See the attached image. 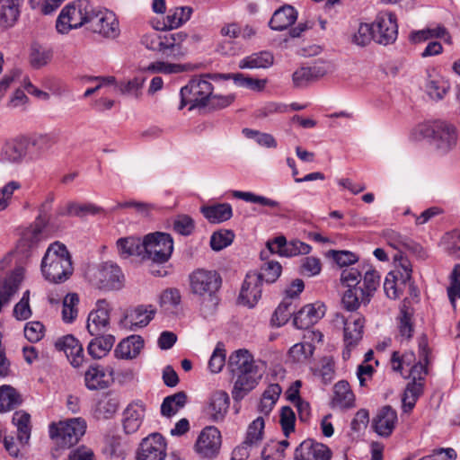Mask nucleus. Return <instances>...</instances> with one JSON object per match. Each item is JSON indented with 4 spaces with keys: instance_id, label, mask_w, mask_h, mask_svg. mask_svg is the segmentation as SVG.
<instances>
[{
    "instance_id": "50",
    "label": "nucleus",
    "mask_w": 460,
    "mask_h": 460,
    "mask_svg": "<svg viewBox=\"0 0 460 460\" xmlns=\"http://www.w3.org/2000/svg\"><path fill=\"white\" fill-rule=\"evenodd\" d=\"M233 196L236 199L244 200L246 202L259 204L262 207H267L270 208H279L280 204L279 201L271 199L270 198L255 194L250 191H241V190H234L232 192Z\"/></svg>"
},
{
    "instance_id": "32",
    "label": "nucleus",
    "mask_w": 460,
    "mask_h": 460,
    "mask_svg": "<svg viewBox=\"0 0 460 460\" xmlns=\"http://www.w3.org/2000/svg\"><path fill=\"white\" fill-rule=\"evenodd\" d=\"M144 347V340L141 336L132 335L121 341L116 347L114 353L116 358L122 359L135 358Z\"/></svg>"
},
{
    "instance_id": "11",
    "label": "nucleus",
    "mask_w": 460,
    "mask_h": 460,
    "mask_svg": "<svg viewBox=\"0 0 460 460\" xmlns=\"http://www.w3.org/2000/svg\"><path fill=\"white\" fill-rule=\"evenodd\" d=\"M87 29L104 38L115 39L119 35V24L116 14L106 8L94 6Z\"/></svg>"
},
{
    "instance_id": "60",
    "label": "nucleus",
    "mask_w": 460,
    "mask_h": 460,
    "mask_svg": "<svg viewBox=\"0 0 460 460\" xmlns=\"http://www.w3.org/2000/svg\"><path fill=\"white\" fill-rule=\"evenodd\" d=\"M360 303L367 304V298L361 297L359 289L349 288L342 296V305L348 311L353 312L359 307Z\"/></svg>"
},
{
    "instance_id": "10",
    "label": "nucleus",
    "mask_w": 460,
    "mask_h": 460,
    "mask_svg": "<svg viewBox=\"0 0 460 460\" xmlns=\"http://www.w3.org/2000/svg\"><path fill=\"white\" fill-rule=\"evenodd\" d=\"M172 251L173 241L169 234L155 232L146 234L143 239V258L153 262H166Z\"/></svg>"
},
{
    "instance_id": "4",
    "label": "nucleus",
    "mask_w": 460,
    "mask_h": 460,
    "mask_svg": "<svg viewBox=\"0 0 460 460\" xmlns=\"http://www.w3.org/2000/svg\"><path fill=\"white\" fill-rule=\"evenodd\" d=\"M416 133L429 141L432 147L440 155L454 150L458 143L457 127L447 120L435 119L418 125Z\"/></svg>"
},
{
    "instance_id": "54",
    "label": "nucleus",
    "mask_w": 460,
    "mask_h": 460,
    "mask_svg": "<svg viewBox=\"0 0 460 460\" xmlns=\"http://www.w3.org/2000/svg\"><path fill=\"white\" fill-rule=\"evenodd\" d=\"M79 304L78 295L75 293L67 294L63 299L62 320L66 323H73L78 314L77 305Z\"/></svg>"
},
{
    "instance_id": "31",
    "label": "nucleus",
    "mask_w": 460,
    "mask_h": 460,
    "mask_svg": "<svg viewBox=\"0 0 460 460\" xmlns=\"http://www.w3.org/2000/svg\"><path fill=\"white\" fill-rule=\"evenodd\" d=\"M102 211L101 207L93 203H77L70 201L59 206L56 210L57 217H84L88 215H97Z\"/></svg>"
},
{
    "instance_id": "6",
    "label": "nucleus",
    "mask_w": 460,
    "mask_h": 460,
    "mask_svg": "<svg viewBox=\"0 0 460 460\" xmlns=\"http://www.w3.org/2000/svg\"><path fill=\"white\" fill-rule=\"evenodd\" d=\"M188 35L182 31L174 33H162L153 31L145 34L141 39V43L147 49L160 53L166 58L174 60L183 58L188 49L184 46Z\"/></svg>"
},
{
    "instance_id": "58",
    "label": "nucleus",
    "mask_w": 460,
    "mask_h": 460,
    "mask_svg": "<svg viewBox=\"0 0 460 460\" xmlns=\"http://www.w3.org/2000/svg\"><path fill=\"white\" fill-rule=\"evenodd\" d=\"M52 56L51 49L33 45L30 55L31 64L35 68H40L51 60Z\"/></svg>"
},
{
    "instance_id": "19",
    "label": "nucleus",
    "mask_w": 460,
    "mask_h": 460,
    "mask_svg": "<svg viewBox=\"0 0 460 460\" xmlns=\"http://www.w3.org/2000/svg\"><path fill=\"white\" fill-rule=\"evenodd\" d=\"M332 450L323 443L305 439L299 444L294 453V460H331Z\"/></svg>"
},
{
    "instance_id": "48",
    "label": "nucleus",
    "mask_w": 460,
    "mask_h": 460,
    "mask_svg": "<svg viewBox=\"0 0 460 460\" xmlns=\"http://www.w3.org/2000/svg\"><path fill=\"white\" fill-rule=\"evenodd\" d=\"M13 423L17 428V438L22 444H27L31 438V415L23 411H15Z\"/></svg>"
},
{
    "instance_id": "62",
    "label": "nucleus",
    "mask_w": 460,
    "mask_h": 460,
    "mask_svg": "<svg viewBox=\"0 0 460 460\" xmlns=\"http://www.w3.org/2000/svg\"><path fill=\"white\" fill-rule=\"evenodd\" d=\"M281 270V265L278 261H268L261 267V272L257 274L261 277V283L264 281L273 283L280 276Z\"/></svg>"
},
{
    "instance_id": "20",
    "label": "nucleus",
    "mask_w": 460,
    "mask_h": 460,
    "mask_svg": "<svg viewBox=\"0 0 460 460\" xmlns=\"http://www.w3.org/2000/svg\"><path fill=\"white\" fill-rule=\"evenodd\" d=\"M86 328L91 335H100L108 332L110 328V308L105 300H99L96 309L89 314Z\"/></svg>"
},
{
    "instance_id": "30",
    "label": "nucleus",
    "mask_w": 460,
    "mask_h": 460,
    "mask_svg": "<svg viewBox=\"0 0 460 460\" xmlns=\"http://www.w3.org/2000/svg\"><path fill=\"white\" fill-rule=\"evenodd\" d=\"M192 12V8L189 6L171 8L164 17V22H158L155 29L156 31H165L178 28L190 20Z\"/></svg>"
},
{
    "instance_id": "3",
    "label": "nucleus",
    "mask_w": 460,
    "mask_h": 460,
    "mask_svg": "<svg viewBox=\"0 0 460 460\" xmlns=\"http://www.w3.org/2000/svg\"><path fill=\"white\" fill-rule=\"evenodd\" d=\"M48 148L47 136L31 139L24 137L7 139L0 147V164L17 166L25 161L39 160Z\"/></svg>"
},
{
    "instance_id": "42",
    "label": "nucleus",
    "mask_w": 460,
    "mask_h": 460,
    "mask_svg": "<svg viewBox=\"0 0 460 460\" xmlns=\"http://www.w3.org/2000/svg\"><path fill=\"white\" fill-rule=\"evenodd\" d=\"M379 285L380 275L378 272L370 267L367 268L364 271L363 280L358 287L361 297L367 298V302H369Z\"/></svg>"
},
{
    "instance_id": "1",
    "label": "nucleus",
    "mask_w": 460,
    "mask_h": 460,
    "mask_svg": "<svg viewBox=\"0 0 460 460\" xmlns=\"http://www.w3.org/2000/svg\"><path fill=\"white\" fill-rule=\"evenodd\" d=\"M261 364L246 349H239L230 354L227 367L235 377L232 390L234 401L242 400L259 384L263 375Z\"/></svg>"
},
{
    "instance_id": "49",
    "label": "nucleus",
    "mask_w": 460,
    "mask_h": 460,
    "mask_svg": "<svg viewBox=\"0 0 460 460\" xmlns=\"http://www.w3.org/2000/svg\"><path fill=\"white\" fill-rule=\"evenodd\" d=\"M48 227L49 226L47 225L39 224L37 221H34L33 225L24 231L20 240L19 246L32 249L41 240L42 234Z\"/></svg>"
},
{
    "instance_id": "14",
    "label": "nucleus",
    "mask_w": 460,
    "mask_h": 460,
    "mask_svg": "<svg viewBox=\"0 0 460 460\" xmlns=\"http://www.w3.org/2000/svg\"><path fill=\"white\" fill-rule=\"evenodd\" d=\"M339 319L343 324V341L345 345L343 358H345L349 357L351 349L361 341L365 319L359 314H351L349 317L337 316V321Z\"/></svg>"
},
{
    "instance_id": "59",
    "label": "nucleus",
    "mask_w": 460,
    "mask_h": 460,
    "mask_svg": "<svg viewBox=\"0 0 460 460\" xmlns=\"http://www.w3.org/2000/svg\"><path fill=\"white\" fill-rule=\"evenodd\" d=\"M226 349L223 342L217 343L216 348L208 360V369L213 374H217L222 371L226 364Z\"/></svg>"
},
{
    "instance_id": "29",
    "label": "nucleus",
    "mask_w": 460,
    "mask_h": 460,
    "mask_svg": "<svg viewBox=\"0 0 460 460\" xmlns=\"http://www.w3.org/2000/svg\"><path fill=\"white\" fill-rule=\"evenodd\" d=\"M230 399L225 391H216L212 394L206 413L213 422L222 421L228 411Z\"/></svg>"
},
{
    "instance_id": "63",
    "label": "nucleus",
    "mask_w": 460,
    "mask_h": 460,
    "mask_svg": "<svg viewBox=\"0 0 460 460\" xmlns=\"http://www.w3.org/2000/svg\"><path fill=\"white\" fill-rule=\"evenodd\" d=\"M234 234L230 230L218 231L214 233L210 238V246L214 251H220L230 245Z\"/></svg>"
},
{
    "instance_id": "47",
    "label": "nucleus",
    "mask_w": 460,
    "mask_h": 460,
    "mask_svg": "<svg viewBox=\"0 0 460 460\" xmlns=\"http://www.w3.org/2000/svg\"><path fill=\"white\" fill-rule=\"evenodd\" d=\"M117 248L119 255L128 258L133 255L143 257V241L137 237H122L117 241Z\"/></svg>"
},
{
    "instance_id": "5",
    "label": "nucleus",
    "mask_w": 460,
    "mask_h": 460,
    "mask_svg": "<svg viewBox=\"0 0 460 460\" xmlns=\"http://www.w3.org/2000/svg\"><path fill=\"white\" fill-rule=\"evenodd\" d=\"M41 273L46 280L58 284L67 280L73 273L70 254L63 243H51L42 258Z\"/></svg>"
},
{
    "instance_id": "9",
    "label": "nucleus",
    "mask_w": 460,
    "mask_h": 460,
    "mask_svg": "<svg viewBox=\"0 0 460 460\" xmlns=\"http://www.w3.org/2000/svg\"><path fill=\"white\" fill-rule=\"evenodd\" d=\"M86 421L82 418L60 420L49 425V437L56 445L62 448H69L76 445L86 430Z\"/></svg>"
},
{
    "instance_id": "7",
    "label": "nucleus",
    "mask_w": 460,
    "mask_h": 460,
    "mask_svg": "<svg viewBox=\"0 0 460 460\" xmlns=\"http://www.w3.org/2000/svg\"><path fill=\"white\" fill-rule=\"evenodd\" d=\"M93 4L88 0H78L66 4L58 17L56 28L60 33H67L72 29H77L83 25L88 27V20Z\"/></svg>"
},
{
    "instance_id": "40",
    "label": "nucleus",
    "mask_w": 460,
    "mask_h": 460,
    "mask_svg": "<svg viewBox=\"0 0 460 460\" xmlns=\"http://www.w3.org/2000/svg\"><path fill=\"white\" fill-rule=\"evenodd\" d=\"M21 0H0V25L12 27L20 15Z\"/></svg>"
},
{
    "instance_id": "51",
    "label": "nucleus",
    "mask_w": 460,
    "mask_h": 460,
    "mask_svg": "<svg viewBox=\"0 0 460 460\" xmlns=\"http://www.w3.org/2000/svg\"><path fill=\"white\" fill-rule=\"evenodd\" d=\"M118 408L119 402L117 398L104 395L96 403L94 413L98 419H110Z\"/></svg>"
},
{
    "instance_id": "25",
    "label": "nucleus",
    "mask_w": 460,
    "mask_h": 460,
    "mask_svg": "<svg viewBox=\"0 0 460 460\" xmlns=\"http://www.w3.org/2000/svg\"><path fill=\"white\" fill-rule=\"evenodd\" d=\"M397 412L389 405L378 410L372 420V428L380 437L388 438L393 433L397 423Z\"/></svg>"
},
{
    "instance_id": "8",
    "label": "nucleus",
    "mask_w": 460,
    "mask_h": 460,
    "mask_svg": "<svg viewBox=\"0 0 460 460\" xmlns=\"http://www.w3.org/2000/svg\"><path fill=\"white\" fill-rule=\"evenodd\" d=\"M216 74H206L199 77H193L187 85L180 91L181 103L178 109L182 110L187 104H191L190 110L196 106L205 105L206 101L212 96L213 86L209 79L217 80Z\"/></svg>"
},
{
    "instance_id": "45",
    "label": "nucleus",
    "mask_w": 460,
    "mask_h": 460,
    "mask_svg": "<svg viewBox=\"0 0 460 460\" xmlns=\"http://www.w3.org/2000/svg\"><path fill=\"white\" fill-rule=\"evenodd\" d=\"M264 428L265 422L262 417H258L253 420L247 428L245 438L243 441L244 445H248V447H252V448L258 447L263 440Z\"/></svg>"
},
{
    "instance_id": "57",
    "label": "nucleus",
    "mask_w": 460,
    "mask_h": 460,
    "mask_svg": "<svg viewBox=\"0 0 460 460\" xmlns=\"http://www.w3.org/2000/svg\"><path fill=\"white\" fill-rule=\"evenodd\" d=\"M289 447L288 439L272 442L264 447L262 455L264 460H283L285 458V451Z\"/></svg>"
},
{
    "instance_id": "23",
    "label": "nucleus",
    "mask_w": 460,
    "mask_h": 460,
    "mask_svg": "<svg viewBox=\"0 0 460 460\" xmlns=\"http://www.w3.org/2000/svg\"><path fill=\"white\" fill-rule=\"evenodd\" d=\"M156 308L153 305H139L128 311L123 324L130 331L144 328L154 319Z\"/></svg>"
},
{
    "instance_id": "41",
    "label": "nucleus",
    "mask_w": 460,
    "mask_h": 460,
    "mask_svg": "<svg viewBox=\"0 0 460 460\" xmlns=\"http://www.w3.org/2000/svg\"><path fill=\"white\" fill-rule=\"evenodd\" d=\"M383 236L389 246H391L394 250L399 251L400 252L405 251V249H414L421 251V249L420 248V244L413 242L411 238L402 235L393 229L385 230L383 233Z\"/></svg>"
},
{
    "instance_id": "52",
    "label": "nucleus",
    "mask_w": 460,
    "mask_h": 460,
    "mask_svg": "<svg viewBox=\"0 0 460 460\" xmlns=\"http://www.w3.org/2000/svg\"><path fill=\"white\" fill-rule=\"evenodd\" d=\"M215 77H223L224 80L233 79L234 84L241 87L261 91L265 87L266 81L246 77L243 74L215 75Z\"/></svg>"
},
{
    "instance_id": "38",
    "label": "nucleus",
    "mask_w": 460,
    "mask_h": 460,
    "mask_svg": "<svg viewBox=\"0 0 460 460\" xmlns=\"http://www.w3.org/2000/svg\"><path fill=\"white\" fill-rule=\"evenodd\" d=\"M334 406L341 409H349L355 406V395L347 381H339L334 385Z\"/></svg>"
},
{
    "instance_id": "64",
    "label": "nucleus",
    "mask_w": 460,
    "mask_h": 460,
    "mask_svg": "<svg viewBox=\"0 0 460 460\" xmlns=\"http://www.w3.org/2000/svg\"><path fill=\"white\" fill-rule=\"evenodd\" d=\"M445 249L454 259H460V233L452 231L445 236Z\"/></svg>"
},
{
    "instance_id": "34",
    "label": "nucleus",
    "mask_w": 460,
    "mask_h": 460,
    "mask_svg": "<svg viewBox=\"0 0 460 460\" xmlns=\"http://www.w3.org/2000/svg\"><path fill=\"white\" fill-rule=\"evenodd\" d=\"M200 211L204 217L212 224H219L227 221L233 216L232 206L229 203H217L203 206Z\"/></svg>"
},
{
    "instance_id": "26",
    "label": "nucleus",
    "mask_w": 460,
    "mask_h": 460,
    "mask_svg": "<svg viewBox=\"0 0 460 460\" xmlns=\"http://www.w3.org/2000/svg\"><path fill=\"white\" fill-rule=\"evenodd\" d=\"M146 407L141 401L129 403L122 413V426L125 433L134 434L141 427L145 418Z\"/></svg>"
},
{
    "instance_id": "61",
    "label": "nucleus",
    "mask_w": 460,
    "mask_h": 460,
    "mask_svg": "<svg viewBox=\"0 0 460 460\" xmlns=\"http://www.w3.org/2000/svg\"><path fill=\"white\" fill-rule=\"evenodd\" d=\"M21 188L22 184L18 181H10L0 188V212L10 206L14 192Z\"/></svg>"
},
{
    "instance_id": "37",
    "label": "nucleus",
    "mask_w": 460,
    "mask_h": 460,
    "mask_svg": "<svg viewBox=\"0 0 460 460\" xmlns=\"http://www.w3.org/2000/svg\"><path fill=\"white\" fill-rule=\"evenodd\" d=\"M414 333V325L412 321V313L407 308L402 307L397 317V334L396 341L400 343H408Z\"/></svg>"
},
{
    "instance_id": "17",
    "label": "nucleus",
    "mask_w": 460,
    "mask_h": 460,
    "mask_svg": "<svg viewBox=\"0 0 460 460\" xmlns=\"http://www.w3.org/2000/svg\"><path fill=\"white\" fill-rule=\"evenodd\" d=\"M122 278L120 268L110 261L101 264L93 274L95 285L102 289H119Z\"/></svg>"
},
{
    "instance_id": "15",
    "label": "nucleus",
    "mask_w": 460,
    "mask_h": 460,
    "mask_svg": "<svg viewBox=\"0 0 460 460\" xmlns=\"http://www.w3.org/2000/svg\"><path fill=\"white\" fill-rule=\"evenodd\" d=\"M221 447V433L214 426L204 428L199 435L195 443V451L201 457L212 459L216 457Z\"/></svg>"
},
{
    "instance_id": "27",
    "label": "nucleus",
    "mask_w": 460,
    "mask_h": 460,
    "mask_svg": "<svg viewBox=\"0 0 460 460\" xmlns=\"http://www.w3.org/2000/svg\"><path fill=\"white\" fill-rule=\"evenodd\" d=\"M324 314L325 306L323 304H309L295 314L293 323L297 329H307L315 324Z\"/></svg>"
},
{
    "instance_id": "33",
    "label": "nucleus",
    "mask_w": 460,
    "mask_h": 460,
    "mask_svg": "<svg viewBox=\"0 0 460 460\" xmlns=\"http://www.w3.org/2000/svg\"><path fill=\"white\" fill-rule=\"evenodd\" d=\"M297 19V12L291 5H284L276 10L269 22L274 31H283L291 26Z\"/></svg>"
},
{
    "instance_id": "35",
    "label": "nucleus",
    "mask_w": 460,
    "mask_h": 460,
    "mask_svg": "<svg viewBox=\"0 0 460 460\" xmlns=\"http://www.w3.org/2000/svg\"><path fill=\"white\" fill-rule=\"evenodd\" d=\"M326 74L327 69L322 66H302L293 73L292 80L296 87H304Z\"/></svg>"
},
{
    "instance_id": "22",
    "label": "nucleus",
    "mask_w": 460,
    "mask_h": 460,
    "mask_svg": "<svg viewBox=\"0 0 460 460\" xmlns=\"http://www.w3.org/2000/svg\"><path fill=\"white\" fill-rule=\"evenodd\" d=\"M262 283L256 272L246 274L239 294V301L243 305L253 307L261 296Z\"/></svg>"
},
{
    "instance_id": "13",
    "label": "nucleus",
    "mask_w": 460,
    "mask_h": 460,
    "mask_svg": "<svg viewBox=\"0 0 460 460\" xmlns=\"http://www.w3.org/2000/svg\"><path fill=\"white\" fill-rule=\"evenodd\" d=\"M374 40L386 46L394 43L398 35L396 16L391 12L380 13L372 23Z\"/></svg>"
},
{
    "instance_id": "28",
    "label": "nucleus",
    "mask_w": 460,
    "mask_h": 460,
    "mask_svg": "<svg viewBox=\"0 0 460 460\" xmlns=\"http://www.w3.org/2000/svg\"><path fill=\"white\" fill-rule=\"evenodd\" d=\"M450 88L449 82L436 69H427L425 92L433 100H442Z\"/></svg>"
},
{
    "instance_id": "43",
    "label": "nucleus",
    "mask_w": 460,
    "mask_h": 460,
    "mask_svg": "<svg viewBox=\"0 0 460 460\" xmlns=\"http://www.w3.org/2000/svg\"><path fill=\"white\" fill-rule=\"evenodd\" d=\"M423 382L411 381L407 384L402 398V411L411 412L414 408L418 399L423 393Z\"/></svg>"
},
{
    "instance_id": "39",
    "label": "nucleus",
    "mask_w": 460,
    "mask_h": 460,
    "mask_svg": "<svg viewBox=\"0 0 460 460\" xmlns=\"http://www.w3.org/2000/svg\"><path fill=\"white\" fill-rule=\"evenodd\" d=\"M274 57L269 51H260L252 53L239 62V67L242 69L269 68L273 65Z\"/></svg>"
},
{
    "instance_id": "53",
    "label": "nucleus",
    "mask_w": 460,
    "mask_h": 460,
    "mask_svg": "<svg viewBox=\"0 0 460 460\" xmlns=\"http://www.w3.org/2000/svg\"><path fill=\"white\" fill-rule=\"evenodd\" d=\"M142 70L149 74L172 75L183 72L184 66L181 64L157 60L150 63L146 66L142 67Z\"/></svg>"
},
{
    "instance_id": "36",
    "label": "nucleus",
    "mask_w": 460,
    "mask_h": 460,
    "mask_svg": "<svg viewBox=\"0 0 460 460\" xmlns=\"http://www.w3.org/2000/svg\"><path fill=\"white\" fill-rule=\"evenodd\" d=\"M87 346L88 354L94 359L105 357L111 349L115 342V337L111 334L102 333L94 335Z\"/></svg>"
},
{
    "instance_id": "46",
    "label": "nucleus",
    "mask_w": 460,
    "mask_h": 460,
    "mask_svg": "<svg viewBox=\"0 0 460 460\" xmlns=\"http://www.w3.org/2000/svg\"><path fill=\"white\" fill-rule=\"evenodd\" d=\"M187 402V395L184 392H178L166 396L161 404V414L171 418L182 409Z\"/></svg>"
},
{
    "instance_id": "55",
    "label": "nucleus",
    "mask_w": 460,
    "mask_h": 460,
    "mask_svg": "<svg viewBox=\"0 0 460 460\" xmlns=\"http://www.w3.org/2000/svg\"><path fill=\"white\" fill-rule=\"evenodd\" d=\"M314 346L310 342H301L293 345L289 351V358L296 363L307 361L314 354Z\"/></svg>"
},
{
    "instance_id": "2",
    "label": "nucleus",
    "mask_w": 460,
    "mask_h": 460,
    "mask_svg": "<svg viewBox=\"0 0 460 460\" xmlns=\"http://www.w3.org/2000/svg\"><path fill=\"white\" fill-rule=\"evenodd\" d=\"M190 292L199 299L204 317L212 315L219 304L218 291L222 278L217 270L197 269L189 276Z\"/></svg>"
},
{
    "instance_id": "24",
    "label": "nucleus",
    "mask_w": 460,
    "mask_h": 460,
    "mask_svg": "<svg viewBox=\"0 0 460 460\" xmlns=\"http://www.w3.org/2000/svg\"><path fill=\"white\" fill-rule=\"evenodd\" d=\"M112 376V367H104L97 363L92 364L84 373L85 386L92 391L107 388Z\"/></svg>"
},
{
    "instance_id": "21",
    "label": "nucleus",
    "mask_w": 460,
    "mask_h": 460,
    "mask_svg": "<svg viewBox=\"0 0 460 460\" xmlns=\"http://www.w3.org/2000/svg\"><path fill=\"white\" fill-rule=\"evenodd\" d=\"M55 348L64 351L68 361L74 367H79L84 361V348L80 341L72 334L58 338L55 341Z\"/></svg>"
},
{
    "instance_id": "56",
    "label": "nucleus",
    "mask_w": 460,
    "mask_h": 460,
    "mask_svg": "<svg viewBox=\"0 0 460 460\" xmlns=\"http://www.w3.org/2000/svg\"><path fill=\"white\" fill-rule=\"evenodd\" d=\"M294 314L295 311L294 307H292L291 301H288L287 298H284L275 310L270 323L273 326L280 327L284 325Z\"/></svg>"
},
{
    "instance_id": "18",
    "label": "nucleus",
    "mask_w": 460,
    "mask_h": 460,
    "mask_svg": "<svg viewBox=\"0 0 460 460\" xmlns=\"http://www.w3.org/2000/svg\"><path fill=\"white\" fill-rule=\"evenodd\" d=\"M267 246L271 252L279 253L285 257L305 255L312 250V247L308 243L297 239L288 242L283 235L277 236L272 241H269Z\"/></svg>"
},
{
    "instance_id": "12",
    "label": "nucleus",
    "mask_w": 460,
    "mask_h": 460,
    "mask_svg": "<svg viewBox=\"0 0 460 460\" xmlns=\"http://www.w3.org/2000/svg\"><path fill=\"white\" fill-rule=\"evenodd\" d=\"M10 259L0 261V305H8L13 296L18 292L24 278V270L22 267L4 273L8 268Z\"/></svg>"
},
{
    "instance_id": "16",
    "label": "nucleus",
    "mask_w": 460,
    "mask_h": 460,
    "mask_svg": "<svg viewBox=\"0 0 460 460\" xmlns=\"http://www.w3.org/2000/svg\"><path fill=\"white\" fill-rule=\"evenodd\" d=\"M167 445L160 433H151L143 438L137 451V460H164Z\"/></svg>"
},
{
    "instance_id": "44",
    "label": "nucleus",
    "mask_w": 460,
    "mask_h": 460,
    "mask_svg": "<svg viewBox=\"0 0 460 460\" xmlns=\"http://www.w3.org/2000/svg\"><path fill=\"white\" fill-rule=\"evenodd\" d=\"M20 394L11 385L0 386V413L13 411L22 403Z\"/></svg>"
}]
</instances>
